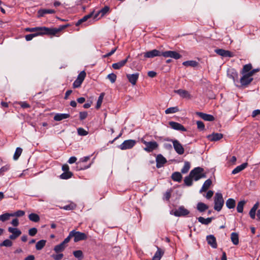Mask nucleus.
I'll use <instances>...</instances> for the list:
<instances>
[{"mask_svg":"<svg viewBox=\"0 0 260 260\" xmlns=\"http://www.w3.org/2000/svg\"><path fill=\"white\" fill-rule=\"evenodd\" d=\"M67 25H60L58 28H48L46 27H27L25 28V31L28 32H35L34 34H38L40 35H53L61 31L62 29L66 28Z\"/></svg>","mask_w":260,"mask_h":260,"instance_id":"1","label":"nucleus"},{"mask_svg":"<svg viewBox=\"0 0 260 260\" xmlns=\"http://www.w3.org/2000/svg\"><path fill=\"white\" fill-rule=\"evenodd\" d=\"M189 174L195 181L206 177V174L204 172V169L199 167L194 168Z\"/></svg>","mask_w":260,"mask_h":260,"instance_id":"2","label":"nucleus"},{"mask_svg":"<svg viewBox=\"0 0 260 260\" xmlns=\"http://www.w3.org/2000/svg\"><path fill=\"white\" fill-rule=\"evenodd\" d=\"M224 204V200L221 193L217 192L214 197V210L220 211Z\"/></svg>","mask_w":260,"mask_h":260,"instance_id":"3","label":"nucleus"},{"mask_svg":"<svg viewBox=\"0 0 260 260\" xmlns=\"http://www.w3.org/2000/svg\"><path fill=\"white\" fill-rule=\"evenodd\" d=\"M141 142L145 145L144 150L147 152H151L158 147V144L155 141L147 142L144 139H142Z\"/></svg>","mask_w":260,"mask_h":260,"instance_id":"4","label":"nucleus"},{"mask_svg":"<svg viewBox=\"0 0 260 260\" xmlns=\"http://www.w3.org/2000/svg\"><path fill=\"white\" fill-rule=\"evenodd\" d=\"M86 74L84 71H81L76 79V80L74 81L73 84V87L74 88H78L80 87L82 82H83L85 78L86 77Z\"/></svg>","mask_w":260,"mask_h":260,"instance_id":"5","label":"nucleus"},{"mask_svg":"<svg viewBox=\"0 0 260 260\" xmlns=\"http://www.w3.org/2000/svg\"><path fill=\"white\" fill-rule=\"evenodd\" d=\"M71 232L73 237H74V241L75 242H77L81 240H85L87 238L86 234L84 233L77 232L75 230H73Z\"/></svg>","mask_w":260,"mask_h":260,"instance_id":"6","label":"nucleus"},{"mask_svg":"<svg viewBox=\"0 0 260 260\" xmlns=\"http://www.w3.org/2000/svg\"><path fill=\"white\" fill-rule=\"evenodd\" d=\"M243 76L240 79V82L241 86H246L249 84L253 80V78L251 76H250L249 73L244 74H241Z\"/></svg>","mask_w":260,"mask_h":260,"instance_id":"7","label":"nucleus"},{"mask_svg":"<svg viewBox=\"0 0 260 260\" xmlns=\"http://www.w3.org/2000/svg\"><path fill=\"white\" fill-rule=\"evenodd\" d=\"M136 142L134 140L124 141L119 147L121 150H125L132 148L136 144Z\"/></svg>","mask_w":260,"mask_h":260,"instance_id":"8","label":"nucleus"},{"mask_svg":"<svg viewBox=\"0 0 260 260\" xmlns=\"http://www.w3.org/2000/svg\"><path fill=\"white\" fill-rule=\"evenodd\" d=\"M172 142L173 147L176 152L180 155L183 154L184 152V149L181 144L177 140H170Z\"/></svg>","mask_w":260,"mask_h":260,"instance_id":"9","label":"nucleus"},{"mask_svg":"<svg viewBox=\"0 0 260 260\" xmlns=\"http://www.w3.org/2000/svg\"><path fill=\"white\" fill-rule=\"evenodd\" d=\"M162 56L165 57H171L175 59H179L182 57L181 55L175 51H167L162 52Z\"/></svg>","mask_w":260,"mask_h":260,"instance_id":"10","label":"nucleus"},{"mask_svg":"<svg viewBox=\"0 0 260 260\" xmlns=\"http://www.w3.org/2000/svg\"><path fill=\"white\" fill-rule=\"evenodd\" d=\"M8 230L9 232L12 233V235L9 236V238L11 240L16 239L21 234V231L17 228L9 227Z\"/></svg>","mask_w":260,"mask_h":260,"instance_id":"11","label":"nucleus"},{"mask_svg":"<svg viewBox=\"0 0 260 260\" xmlns=\"http://www.w3.org/2000/svg\"><path fill=\"white\" fill-rule=\"evenodd\" d=\"M189 213V211L185 209L183 206H180L178 209L174 212V215L176 216H184L187 215Z\"/></svg>","mask_w":260,"mask_h":260,"instance_id":"12","label":"nucleus"},{"mask_svg":"<svg viewBox=\"0 0 260 260\" xmlns=\"http://www.w3.org/2000/svg\"><path fill=\"white\" fill-rule=\"evenodd\" d=\"M162 52H160L156 49H153L152 50L145 52L144 56L145 58H153L155 56H162Z\"/></svg>","mask_w":260,"mask_h":260,"instance_id":"13","label":"nucleus"},{"mask_svg":"<svg viewBox=\"0 0 260 260\" xmlns=\"http://www.w3.org/2000/svg\"><path fill=\"white\" fill-rule=\"evenodd\" d=\"M169 124L170 127L175 130L185 132L186 129L182 124L174 121H169Z\"/></svg>","mask_w":260,"mask_h":260,"instance_id":"14","label":"nucleus"},{"mask_svg":"<svg viewBox=\"0 0 260 260\" xmlns=\"http://www.w3.org/2000/svg\"><path fill=\"white\" fill-rule=\"evenodd\" d=\"M215 52L219 55L223 57H232L234 56V54L231 51L225 50L222 49H217L215 50Z\"/></svg>","mask_w":260,"mask_h":260,"instance_id":"15","label":"nucleus"},{"mask_svg":"<svg viewBox=\"0 0 260 260\" xmlns=\"http://www.w3.org/2000/svg\"><path fill=\"white\" fill-rule=\"evenodd\" d=\"M167 159L162 155L158 154L156 157V167L159 168L162 167L167 162Z\"/></svg>","mask_w":260,"mask_h":260,"instance_id":"16","label":"nucleus"},{"mask_svg":"<svg viewBox=\"0 0 260 260\" xmlns=\"http://www.w3.org/2000/svg\"><path fill=\"white\" fill-rule=\"evenodd\" d=\"M223 138V135L221 133H213L207 136V138L210 141H217Z\"/></svg>","mask_w":260,"mask_h":260,"instance_id":"17","label":"nucleus"},{"mask_svg":"<svg viewBox=\"0 0 260 260\" xmlns=\"http://www.w3.org/2000/svg\"><path fill=\"white\" fill-rule=\"evenodd\" d=\"M196 114L198 115L202 119L206 121H212L214 120V117L213 115L204 113L202 112H197Z\"/></svg>","mask_w":260,"mask_h":260,"instance_id":"18","label":"nucleus"},{"mask_svg":"<svg viewBox=\"0 0 260 260\" xmlns=\"http://www.w3.org/2000/svg\"><path fill=\"white\" fill-rule=\"evenodd\" d=\"M206 239L208 242V244L211 245L212 247L213 248H216L217 247V244L216 243V240L215 237L212 235L207 236L206 237Z\"/></svg>","mask_w":260,"mask_h":260,"instance_id":"19","label":"nucleus"},{"mask_svg":"<svg viewBox=\"0 0 260 260\" xmlns=\"http://www.w3.org/2000/svg\"><path fill=\"white\" fill-rule=\"evenodd\" d=\"M139 73H135L133 74H127L126 77L128 81L133 85H136L137 81L139 78Z\"/></svg>","mask_w":260,"mask_h":260,"instance_id":"20","label":"nucleus"},{"mask_svg":"<svg viewBox=\"0 0 260 260\" xmlns=\"http://www.w3.org/2000/svg\"><path fill=\"white\" fill-rule=\"evenodd\" d=\"M175 92L178 94L182 98L190 99L191 98V96L189 92L185 90L180 89L175 90Z\"/></svg>","mask_w":260,"mask_h":260,"instance_id":"21","label":"nucleus"},{"mask_svg":"<svg viewBox=\"0 0 260 260\" xmlns=\"http://www.w3.org/2000/svg\"><path fill=\"white\" fill-rule=\"evenodd\" d=\"M129 56H128L126 59L121 60L118 62L113 63L112 66V68L115 70L120 69L121 68L125 66V64L128 61V58H129Z\"/></svg>","mask_w":260,"mask_h":260,"instance_id":"22","label":"nucleus"},{"mask_svg":"<svg viewBox=\"0 0 260 260\" xmlns=\"http://www.w3.org/2000/svg\"><path fill=\"white\" fill-rule=\"evenodd\" d=\"M55 11L52 9H40L38 11V17H43L46 14L55 13Z\"/></svg>","mask_w":260,"mask_h":260,"instance_id":"23","label":"nucleus"},{"mask_svg":"<svg viewBox=\"0 0 260 260\" xmlns=\"http://www.w3.org/2000/svg\"><path fill=\"white\" fill-rule=\"evenodd\" d=\"M70 115L69 114H62L58 113L54 116V120L55 121H59L62 119L68 118L70 117Z\"/></svg>","mask_w":260,"mask_h":260,"instance_id":"24","label":"nucleus"},{"mask_svg":"<svg viewBox=\"0 0 260 260\" xmlns=\"http://www.w3.org/2000/svg\"><path fill=\"white\" fill-rule=\"evenodd\" d=\"M212 184V180L210 179H208L205 181L204 183L201 190L200 192H205L206 191L208 188L210 187Z\"/></svg>","mask_w":260,"mask_h":260,"instance_id":"25","label":"nucleus"},{"mask_svg":"<svg viewBox=\"0 0 260 260\" xmlns=\"http://www.w3.org/2000/svg\"><path fill=\"white\" fill-rule=\"evenodd\" d=\"M229 77L233 79L234 83L238 81V73L234 70H232L229 71L228 73Z\"/></svg>","mask_w":260,"mask_h":260,"instance_id":"26","label":"nucleus"},{"mask_svg":"<svg viewBox=\"0 0 260 260\" xmlns=\"http://www.w3.org/2000/svg\"><path fill=\"white\" fill-rule=\"evenodd\" d=\"M171 178L173 181L180 182L182 179V176L180 172H175L172 174Z\"/></svg>","mask_w":260,"mask_h":260,"instance_id":"27","label":"nucleus"},{"mask_svg":"<svg viewBox=\"0 0 260 260\" xmlns=\"http://www.w3.org/2000/svg\"><path fill=\"white\" fill-rule=\"evenodd\" d=\"M247 166H248V164L247 162H245L239 166H237L236 168H235L233 170L232 174H236L237 173H239L240 172L243 170L245 168H246Z\"/></svg>","mask_w":260,"mask_h":260,"instance_id":"28","label":"nucleus"},{"mask_svg":"<svg viewBox=\"0 0 260 260\" xmlns=\"http://www.w3.org/2000/svg\"><path fill=\"white\" fill-rule=\"evenodd\" d=\"M225 205L228 208L234 209L236 206V201L234 199L230 198L226 200Z\"/></svg>","mask_w":260,"mask_h":260,"instance_id":"29","label":"nucleus"},{"mask_svg":"<svg viewBox=\"0 0 260 260\" xmlns=\"http://www.w3.org/2000/svg\"><path fill=\"white\" fill-rule=\"evenodd\" d=\"M93 12H92L90 13H89V14L84 16L83 18L79 19L77 22V23H76V25L78 26V25H80L81 23H82L83 22L86 21L88 19H89L93 16Z\"/></svg>","mask_w":260,"mask_h":260,"instance_id":"30","label":"nucleus"},{"mask_svg":"<svg viewBox=\"0 0 260 260\" xmlns=\"http://www.w3.org/2000/svg\"><path fill=\"white\" fill-rule=\"evenodd\" d=\"M110 10V7L109 6H105L103 8H102L99 12L96 14L94 16V19H95L98 17L100 14H101V16H104L107 13H108Z\"/></svg>","mask_w":260,"mask_h":260,"instance_id":"31","label":"nucleus"},{"mask_svg":"<svg viewBox=\"0 0 260 260\" xmlns=\"http://www.w3.org/2000/svg\"><path fill=\"white\" fill-rule=\"evenodd\" d=\"M164 253V252L160 248L157 247V250L152 257V260H160Z\"/></svg>","mask_w":260,"mask_h":260,"instance_id":"32","label":"nucleus"},{"mask_svg":"<svg viewBox=\"0 0 260 260\" xmlns=\"http://www.w3.org/2000/svg\"><path fill=\"white\" fill-rule=\"evenodd\" d=\"M252 68V64L251 63L245 64L243 66L242 70L241 71V74H248L251 71Z\"/></svg>","mask_w":260,"mask_h":260,"instance_id":"33","label":"nucleus"},{"mask_svg":"<svg viewBox=\"0 0 260 260\" xmlns=\"http://www.w3.org/2000/svg\"><path fill=\"white\" fill-rule=\"evenodd\" d=\"M214 219V217H208L207 218H204L203 217H199L198 219V221L201 223L205 225L209 224L212 220Z\"/></svg>","mask_w":260,"mask_h":260,"instance_id":"34","label":"nucleus"},{"mask_svg":"<svg viewBox=\"0 0 260 260\" xmlns=\"http://www.w3.org/2000/svg\"><path fill=\"white\" fill-rule=\"evenodd\" d=\"M259 206L258 202H257L251 209L249 212V215L252 219H254L255 217V212Z\"/></svg>","mask_w":260,"mask_h":260,"instance_id":"35","label":"nucleus"},{"mask_svg":"<svg viewBox=\"0 0 260 260\" xmlns=\"http://www.w3.org/2000/svg\"><path fill=\"white\" fill-rule=\"evenodd\" d=\"M66 245H64L62 242L58 245H56L54 248V250L56 253H59L63 251L65 248L66 247Z\"/></svg>","mask_w":260,"mask_h":260,"instance_id":"36","label":"nucleus"},{"mask_svg":"<svg viewBox=\"0 0 260 260\" xmlns=\"http://www.w3.org/2000/svg\"><path fill=\"white\" fill-rule=\"evenodd\" d=\"M208 209V206L205 204L200 202L197 204V209L201 212H204Z\"/></svg>","mask_w":260,"mask_h":260,"instance_id":"37","label":"nucleus"},{"mask_svg":"<svg viewBox=\"0 0 260 260\" xmlns=\"http://www.w3.org/2000/svg\"><path fill=\"white\" fill-rule=\"evenodd\" d=\"M231 239L234 245H238L239 243V236L236 233H232L231 236Z\"/></svg>","mask_w":260,"mask_h":260,"instance_id":"38","label":"nucleus"},{"mask_svg":"<svg viewBox=\"0 0 260 260\" xmlns=\"http://www.w3.org/2000/svg\"><path fill=\"white\" fill-rule=\"evenodd\" d=\"M46 241L45 240H41L38 241L36 245V248L38 250H40L43 248L45 246Z\"/></svg>","mask_w":260,"mask_h":260,"instance_id":"39","label":"nucleus"},{"mask_svg":"<svg viewBox=\"0 0 260 260\" xmlns=\"http://www.w3.org/2000/svg\"><path fill=\"white\" fill-rule=\"evenodd\" d=\"M28 218L30 220L35 222H39L40 219L39 216L36 213L30 214L28 215Z\"/></svg>","mask_w":260,"mask_h":260,"instance_id":"40","label":"nucleus"},{"mask_svg":"<svg viewBox=\"0 0 260 260\" xmlns=\"http://www.w3.org/2000/svg\"><path fill=\"white\" fill-rule=\"evenodd\" d=\"M182 64L185 66L195 67L198 65V62L194 60H188L184 61Z\"/></svg>","mask_w":260,"mask_h":260,"instance_id":"41","label":"nucleus"},{"mask_svg":"<svg viewBox=\"0 0 260 260\" xmlns=\"http://www.w3.org/2000/svg\"><path fill=\"white\" fill-rule=\"evenodd\" d=\"M246 202L245 201H241L238 202L237 207V210L238 212L239 213H242L243 211V207L244 205L245 204Z\"/></svg>","mask_w":260,"mask_h":260,"instance_id":"42","label":"nucleus"},{"mask_svg":"<svg viewBox=\"0 0 260 260\" xmlns=\"http://www.w3.org/2000/svg\"><path fill=\"white\" fill-rule=\"evenodd\" d=\"M72 176L73 173L71 172H64L62 174H61L60 177L62 179H68L71 178Z\"/></svg>","mask_w":260,"mask_h":260,"instance_id":"43","label":"nucleus"},{"mask_svg":"<svg viewBox=\"0 0 260 260\" xmlns=\"http://www.w3.org/2000/svg\"><path fill=\"white\" fill-rule=\"evenodd\" d=\"M192 179L193 178L192 176H190V174H189V176L185 177L184 181V183L187 186H191L192 184Z\"/></svg>","mask_w":260,"mask_h":260,"instance_id":"44","label":"nucleus"},{"mask_svg":"<svg viewBox=\"0 0 260 260\" xmlns=\"http://www.w3.org/2000/svg\"><path fill=\"white\" fill-rule=\"evenodd\" d=\"M179 111V109L177 107H170L167 109L165 111V113L166 114H169L171 113H175Z\"/></svg>","mask_w":260,"mask_h":260,"instance_id":"45","label":"nucleus"},{"mask_svg":"<svg viewBox=\"0 0 260 260\" xmlns=\"http://www.w3.org/2000/svg\"><path fill=\"white\" fill-rule=\"evenodd\" d=\"M104 95H105V93L103 92V93H101L100 95L99 96V97L98 98V100L96 103V105L95 107L96 109H98L101 107L102 103L103 102Z\"/></svg>","mask_w":260,"mask_h":260,"instance_id":"46","label":"nucleus"},{"mask_svg":"<svg viewBox=\"0 0 260 260\" xmlns=\"http://www.w3.org/2000/svg\"><path fill=\"white\" fill-rule=\"evenodd\" d=\"M190 167V163L188 161H185L183 167L181 169V173L183 174L186 173L189 171Z\"/></svg>","mask_w":260,"mask_h":260,"instance_id":"47","label":"nucleus"},{"mask_svg":"<svg viewBox=\"0 0 260 260\" xmlns=\"http://www.w3.org/2000/svg\"><path fill=\"white\" fill-rule=\"evenodd\" d=\"M22 152V149L20 147H17L15 150V153L13 156L14 159L17 160L21 154Z\"/></svg>","mask_w":260,"mask_h":260,"instance_id":"48","label":"nucleus"},{"mask_svg":"<svg viewBox=\"0 0 260 260\" xmlns=\"http://www.w3.org/2000/svg\"><path fill=\"white\" fill-rule=\"evenodd\" d=\"M12 217L11 213H6L0 215V221H6L10 219V217Z\"/></svg>","mask_w":260,"mask_h":260,"instance_id":"49","label":"nucleus"},{"mask_svg":"<svg viewBox=\"0 0 260 260\" xmlns=\"http://www.w3.org/2000/svg\"><path fill=\"white\" fill-rule=\"evenodd\" d=\"M11 239H6L4 240L2 243H1V246H6L10 247L12 245V242L10 240Z\"/></svg>","mask_w":260,"mask_h":260,"instance_id":"50","label":"nucleus"},{"mask_svg":"<svg viewBox=\"0 0 260 260\" xmlns=\"http://www.w3.org/2000/svg\"><path fill=\"white\" fill-rule=\"evenodd\" d=\"M107 78L110 80L112 83H114L117 78L116 75L114 73H111L107 76Z\"/></svg>","mask_w":260,"mask_h":260,"instance_id":"51","label":"nucleus"},{"mask_svg":"<svg viewBox=\"0 0 260 260\" xmlns=\"http://www.w3.org/2000/svg\"><path fill=\"white\" fill-rule=\"evenodd\" d=\"M74 256L76 258H82L83 256V252L81 250H76L73 252Z\"/></svg>","mask_w":260,"mask_h":260,"instance_id":"52","label":"nucleus"},{"mask_svg":"<svg viewBox=\"0 0 260 260\" xmlns=\"http://www.w3.org/2000/svg\"><path fill=\"white\" fill-rule=\"evenodd\" d=\"M25 214L24 211L22 210H18L15 213H11L12 217L17 216V217H21L23 216Z\"/></svg>","mask_w":260,"mask_h":260,"instance_id":"53","label":"nucleus"},{"mask_svg":"<svg viewBox=\"0 0 260 260\" xmlns=\"http://www.w3.org/2000/svg\"><path fill=\"white\" fill-rule=\"evenodd\" d=\"M77 132L78 135L80 136H86L88 134V132L86 131H85L84 128L81 127L77 129Z\"/></svg>","mask_w":260,"mask_h":260,"instance_id":"54","label":"nucleus"},{"mask_svg":"<svg viewBox=\"0 0 260 260\" xmlns=\"http://www.w3.org/2000/svg\"><path fill=\"white\" fill-rule=\"evenodd\" d=\"M38 34H31L25 36V38L27 41L31 40L34 37L39 36Z\"/></svg>","mask_w":260,"mask_h":260,"instance_id":"55","label":"nucleus"},{"mask_svg":"<svg viewBox=\"0 0 260 260\" xmlns=\"http://www.w3.org/2000/svg\"><path fill=\"white\" fill-rule=\"evenodd\" d=\"M38 230L36 228H32L29 230L28 234L30 236H34L37 233Z\"/></svg>","mask_w":260,"mask_h":260,"instance_id":"56","label":"nucleus"},{"mask_svg":"<svg viewBox=\"0 0 260 260\" xmlns=\"http://www.w3.org/2000/svg\"><path fill=\"white\" fill-rule=\"evenodd\" d=\"M198 128L201 131H203L205 128V125L201 121H198L197 122Z\"/></svg>","mask_w":260,"mask_h":260,"instance_id":"57","label":"nucleus"},{"mask_svg":"<svg viewBox=\"0 0 260 260\" xmlns=\"http://www.w3.org/2000/svg\"><path fill=\"white\" fill-rule=\"evenodd\" d=\"M76 205L74 204H71L68 205H66L63 207V208L67 210H73L76 208Z\"/></svg>","mask_w":260,"mask_h":260,"instance_id":"58","label":"nucleus"},{"mask_svg":"<svg viewBox=\"0 0 260 260\" xmlns=\"http://www.w3.org/2000/svg\"><path fill=\"white\" fill-rule=\"evenodd\" d=\"M88 114L87 112H80L79 113V117L81 120L85 119L87 117Z\"/></svg>","mask_w":260,"mask_h":260,"instance_id":"59","label":"nucleus"},{"mask_svg":"<svg viewBox=\"0 0 260 260\" xmlns=\"http://www.w3.org/2000/svg\"><path fill=\"white\" fill-rule=\"evenodd\" d=\"M72 237H73V235L72 234V232H70V233H69V236L63 240V242H62V243L64 245H66V244L70 241V240H71V238H72Z\"/></svg>","mask_w":260,"mask_h":260,"instance_id":"60","label":"nucleus"},{"mask_svg":"<svg viewBox=\"0 0 260 260\" xmlns=\"http://www.w3.org/2000/svg\"><path fill=\"white\" fill-rule=\"evenodd\" d=\"M63 255L62 253H59L58 254H53L52 255V257L55 260H60L63 257Z\"/></svg>","mask_w":260,"mask_h":260,"instance_id":"61","label":"nucleus"},{"mask_svg":"<svg viewBox=\"0 0 260 260\" xmlns=\"http://www.w3.org/2000/svg\"><path fill=\"white\" fill-rule=\"evenodd\" d=\"M19 104L20 105L21 108L24 109L29 108L30 107V106L25 102H20L19 103Z\"/></svg>","mask_w":260,"mask_h":260,"instance_id":"62","label":"nucleus"},{"mask_svg":"<svg viewBox=\"0 0 260 260\" xmlns=\"http://www.w3.org/2000/svg\"><path fill=\"white\" fill-rule=\"evenodd\" d=\"M116 49H117V48H115L113 49L110 52L104 55L103 56V57L106 58V57H109L110 56L112 55L116 51Z\"/></svg>","mask_w":260,"mask_h":260,"instance_id":"63","label":"nucleus"},{"mask_svg":"<svg viewBox=\"0 0 260 260\" xmlns=\"http://www.w3.org/2000/svg\"><path fill=\"white\" fill-rule=\"evenodd\" d=\"M171 196V192L170 191H167L164 194L165 198L167 201H169L170 200Z\"/></svg>","mask_w":260,"mask_h":260,"instance_id":"64","label":"nucleus"}]
</instances>
